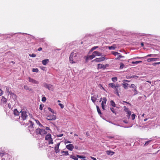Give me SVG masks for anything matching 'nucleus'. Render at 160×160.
<instances>
[{
  "label": "nucleus",
  "mask_w": 160,
  "mask_h": 160,
  "mask_svg": "<svg viewBox=\"0 0 160 160\" xmlns=\"http://www.w3.org/2000/svg\"><path fill=\"white\" fill-rule=\"evenodd\" d=\"M49 60L48 59H46L42 61V64L44 65H46L49 62Z\"/></svg>",
  "instance_id": "nucleus-21"
},
{
  "label": "nucleus",
  "mask_w": 160,
  "mask_h": 160,
  "mask_svg": "<svg viewBox=\"0 0 160 160\" xmlns=\"http://www.w3.org/2000/svg\"><path fill=\"white\" fill-rule=\"evenodd\" d=\"M42 49V48L41 47H40L38 49V51H41Z\"/></svg>",
  "instance_id": "nucleus-56"
},
{
  "label": "nucleus",
  "mask_w": 160,
  "mask_h": 160,
  "mask_svg": "<svg viewBox=\"0 0 160 160\" xmlns=\"http://www.w3.org/2000/svg\"><path fill=\"white\" fill-rule=\"evenodd\" d=\"M107 101V98L105 97L103 98V100L102 101L101 103V107L102 109L104 110H105V107L106 105V102Z\"/></svg>",
  "instance_id": "nucleus-6"
},
{
  "label": "nucleus",
  "mask_w": 160,
  "mask_h": 160,
  "mask_svg": "<svg viewBox=\"0 0 160 160\" xmlns=\"http://www.w3.org/2000/svg\"><path fill=\"white\" fill-rule=\"evenodd\" d=\"M105 59V57L102 58H97L92 61V62H98L104 61Z\"/></svg>",
  "instance_id": "nucleus-9"
},
{
  "label": "nucleus",
  "mask_w": 160,
  "mask_h": 160,
  "mask_svg": "<svg viewBox=\"0 0 160 160\" xmlns=\"http://www.w3.org/2000/svg\"><path fill=\"white\" fill-rule=\"evenodd\" d=\"M160 64V62H156V63H154L152 64V65L153 66L156 65L157 64Z\"/></svg>",
  "instance_id": "nucleus-51"
},
{
  "label": "nucleus",
  "mask_w": 160,
  "mask_h": 160,
  "mask_svg": "<svg viewBox=\"0 0 160 160\" xmlns=\"http://www.w3.org/2000/svg\"><path fill=\"white\" fill-rule=\"evenodd\" d=\"M92 158L93 160H97L95 158L92 157Z\"/></svg>",
  "instance_id": "nucleus-59"
},
{
  "label": "nucleus",
  "mask_w": 160,
  "mask_h": 160,
  "mask_svg": "<svg viewBox=\"0 0 160 160\" xmlns=\"http://www.w3.org/2000/svg\"><path fill=\"white\" fill-rule=\"evenodd\" d=\"M32 71L33 72H38V68H33Z\"/></svg>",
  "instance_id": "nucleus-42"
},
{
  "label": "nucleus",
  "mask_w": 160,
  "mask_h": 160,
  "mask_svg": "<svg viewBox=\"0 0 160 160\" xmlns=\"http://www.w3.org/2000/svg\"><path fill=\"white\" fill-rule=\"evenodd\" d=\"M66 147L68 150L71 151H72L74 148V146L72 144L67 145Z\"/></svg>",
  "instance_id": "nucleus-16"
},
{
  "label": "nucleus",
  "mask_w": 160,
  "mask_h": 160,
  "mask_svg": "<svg viewBox=\"0 0 160 160\" xmlns=\"http://www.w3.org/2000/svg\"><path fill=\"white\" fill-rule=\"evenodd\" d=\"M142 61H135V62H132V63L133 64H138V63H141V62H142Z\"/></svg>",
  "instance_id": "nucleus-30"
},
{
  "label": "nucleus",
  "mask_w": 160,
  "mask_h": 160,
  "mask_svg": "<svg viewBox=\"0 0 160 160\" xmlns=\"http://www.w3.org/2000/svg\"><path fill=\"white\" fill-rule=\"evenodd\" d=\"M20 113H21V117L22 119L23 120H26L28 117L27 113L26 112L21 110V111H20Z\"/></svg>",
  "instance_id": "nucleus-3"
},
{
  "label": "nucleus",
  "mask_w": 160,
  "mask_h": 160,
  "mask_svg": "<svg viewBox=\"0 0 160 160\" xmlns=\"http://www.w3.org/2000/svg\"><path fill=\"white\" fill-rule=\"evenodd\" d=\"M125 65L122 63H120V69H122L124 68Z\"/></svg>",
  "instance_id": "nucleus-33"
},
{
  "label": "nucleus",
  "mask_w": 160,
  "mask_h": 160,
  "mask_svg": "<svg viewBox=\"0 0 160 160\" xmlns=\"http://www.w3.org/2000/svg\"><path fill=\"white\" fill-rule=\"evenodd\" d=\"M147 57H153V54H148L147 56Z\"/></svg>",
  "instance_id": "nucleus-55"
},
{
  "label": "nucleus",
  "mask_w": 160,
  "mask_h": 160,
  "mask_svg": "<svg viewBox=\"0 0 160 160\" xmlns=\"http://www.w3.org/2000/svg\"><path fill=\"white\" fill-rule=\"evenodd\" d=\"M151 141L152 140L147 141L145 142V144H144V146H147L149 144V143L151 142Z\"/></svg>",
  "instance_id": "nucleus-37"
},
{
  "label": "nucleus",
  "mask_w": 160,
  "mask_h": 160,
  "mask_svg": "<svg viewBox=\"0 0 160 160\" xmlns=\"http://www.w3.org/2000/svg\"><path fill=\"white\" fill-rule=\"evenodd\" d=\"M131 77L132 78H137L138 77L137 76H136L135 75H133V76H132Z\"/></svg>",
  "instance_id": "nucleus-54"
},
{
  "label": "nucleus",
  "mask_w": 160,
  "mask_h": 160,
  "mask_svg": "<svg viewBox=\"0 0 160 160\" xmlns=\"http://www.w3.org/2000/svg\"><path fill=\"white\" fill-rule=\"evenodd\" d=\"M47 132L44 129L38 128L36 130L35 133L36 135L40 134L41 135H44L47 133Z\"/></svg>",
  "instance_id": "nucleus-2"
},
{
  "label": "nucleus",
  "mask_w": 160,
  "mask_h": 160,
  "mask_svg": "<svg viewBox=\"0 0 160 160\" xmlns=\"http://www.w3.org/2000/svg\"><path fill=\"white\" fill-rule=\"evenodd\" d=\"M109 138H114V137H111V136H109L108 137Z\"/></svg>",
  "instance_id": "nucleus-61"
},
{
  "label": "nucleus",
  "mask_w": 160,
  "mask_h": 160,
  "mask_svg": "<svg viewBox=\"0 0 160 160\" xmlns=\"http://www.w3.org/2000/svg\"><path fill=\"white\" fill-rule=\"evenodd\" d=\"M20 112H19L17 109H15L13 111V113L15 115L18 116Z\"/></svg>",
  "instance_id": "nucleus-22"
},
{
  "label": "nucleus",
  "mask_w": 160,
  "mask_h": 160,
  "mask_svg": "<svg viewBox=\"0 0 160 160\" xmlns=\"http://www.w3.org/2000/svg\"><path fill=\"white\" fill-rule=\"evenodd\" d=\"M46 129L47 130H50V128L49 127H46Z\"/></svg>",
  "instance_id": "nucleus-57"
},
{
  "label": "nucleus",
  "mask_w": 160,
  "mask_h": 160,
  "mask_svg": "<svg viewBox=\"0 0 160 160\" xmlns=\"http://www.w3.org/2000/svg\"><path fill=\"white\" fill-rule=\"evenodd\" d=\"M45 140L48 141L49 144H53V139L51 138V134L48 133L47 134L45 137Z\"/></svg>",
  "instance_id": "nucleus-4"
},
{
  "label": "nucleus",
  "mask_w": 160,
  "mask_h": 160,
  "mask_svg": "<svg viewBox=\"0 0 160 160\" xmlns=\"http://www.w3.org/2000/svg\"><path fill=\"white\" fill-rule=\"evenodd\" d=\"M63 134H61L57 135V136L58 137H62V136H63Z\"/></svg>",
  "instance_id": "nucleus-50"
},
{
  "label": "nucleus",
  "mask_w": 160,
  "mask_h": 160,
  "mask_svg": "<svg viewBox=\"0 0 160 160\" xmlns=\"http://www.w3.org/2000/svg\"><path fill=\"white\" fill-rule=\"evenodd\" d=\"M24 88L27 90H28L29 91H32V89L31 88H29V87H28V86L27 85H25L24 86Z\"/></svg>",
  "instance_id": "nucleus-25"
},
{
  "label": "nucleus",
  "mask_w": 160,
  "mask_h": 160,
  "mask_svg": "<svg viewBox=\"0 0 160 160\" xmlns=\"http://www.w3.org/2000/svg\"><path fill=\"white\" fill-rule=\"evenodd\" d=\"M48 110L49 111H51L52 113H54V110H53V109H52L51 108H48Z\"/></svg>",
  "instance_id": "nucleus-46"
},
{
  "label": "nucleus",
  "mask_w": 160,
  "mask_h": 160,
  "mask_svg": "<svg viewBox=\"0 0 160 160\" xmlns=\"http://www.w3.org/2000/svg\"><path fill=\"white\" fill-rule=\"evenodd\" d=\"M147 120H148V119H147V118H146V119H144V121H146Z\"/></svg>",
  "instance_id": "nucleus-64"
},
{
  "label": "nucleus",
  "mask_w": 160,
  "mask_h": 160,
  "mask_svg": "<svg viewBox=\"0 0 160 160\" xmlns=\"http://www.w3.org/2000/svg\"><path fill=\"white\" fill-rule=\"evenodd\" d=\"M76 156L79 158H83L84 159L85 158V157L84 156H80L79 155H77Z\"/></svg>",
  "instance_id": "nucleus-36"
},
{
  "label": "nucleus",
  "mask_w": 160,
  "mask_h": 160,
  "mask_svg": "<svg viewBox=\"0 0 160 160\" xmlns=\"http://www.w3.org/2000/svg\"><path fill=\"white\" fill-rule=\"evenodd\" d=\"M93 53L94 54L95 57H96V56H101L102 55V53H101L100 52L98 51H94V52H93Z\"/></svg>",
  "instance_id": "nucleus-20"
},
{
  "label": "nucleus",
  "mask_w": 160,
  "mask_h": 160,
  "mask_svg": "<svg viewBox=\"0 0 160 160\" xmlns=\"http://www.w3.org/2000/svg\"><path fill=\"white\" fill-rule=\"evenodd\" d=\"M30 125L28 126V128L30 132L33 131L34 130V123L31 121H29Z\"/></svg>",
  "instance_id": "nucleus-5"
},
{
  "label": "nucleus",
  "mask_w": 160,
  "mask_h": 160,
  "mask_svg": "<svg viewBox=\"0 0 160 160\" xmlns=\"http://www.w3.org/2000/svg\"><path fill=\"white\" fill-rule=\"evenodd\" d=\"M108 86L109 87H111L112 88L114 89L116 87V85H115V84L113 83H109L108 84Z\"/></svg>",
  "instance_id": "nucleus-23"
},
{
  "label": "nucleus",
  "mask_w": 160,
  "mask_h": 160,
  "mask_svg": "<svg viewBox=\"0 0 160 160\" xmlns=\"http://www.w3.org/2000/svg\"><path fill=\"white\" fill-rule=\"evenodd\" d=\"M97 109L98 113L100 115H101L102 114V113L101 112V110L99 108V107L98 106H96Z\"/></svg>",
  "instance_id": "nucleus-27"
},
{
  "label": "nucleus",
  "mask_w": 160,
  "mask_h": 160,
  "mask_svg": "<svg viewBox=\"0 0 160 160\" xmlns=\"http://www.w3.org/2000/svg\"><path fill=\"white\" fill-rule=\"evenodd\" d=\"M98 97V95L96 96L95 95H94L92 96L91 100H92V101L94 103L95 102V101H96V100H97Z\"/></svg>",
  "instance_id": "nucleus-18"
},
{
  "label": "nucleus",
  "mask_w": 160,
  "mask_h": 160,
  "mask_svg": "<svg viewBox=\"0 0 160 160\" xmlns=\"http://www.w3.org/2000/svg\"><path fill=\"white\" fill-rule=\"evenodd\" d=\"M77 55V52H76V51L73 50L71 53L69 57V61L71 63H74L76 62L78 59Z\"/></svg>",
  "instance_id": "nucleus-1"
},
{
  "label": "nucleus",
  "mask_w": 160,
  "mask_h": 160,
  "mask_svg": "<svg viewBox=\"0 0 160 160\" xmlns=\"http://www.w3.org/2000/svg\"><path fill=\"white\" fill-rule=\"evenodd\" d=\"M42 102H45L46 101V98L45 97H43L42 98Z\"/></svg>",
  "instance_id": "nucleus-44"
},
{
  "label": "nucleus",
  "mask_w": 160,
  "mask_h": 160,
  "mask_svg": "<svg viewBox=\"0 0 160 160\" xmlns=\"http://www.w3.org/2000/svg\"><path fill=\"white\" fill-rule=\"evenodd\" d=\"M124 57V56L122 55H119L118 57L115 59H120V58H123Z\"/></svg>",
  "instance_id": "nucleus-40"
},
{
  "label": "nucleus",
  "mask_w": 160,
  "mask_h": 160,
  "mask_svg": "<svg viewBox=\"0 0 160 160\" xmlns=\"http://www.w3.org/2000/svg\"><path fill=\"white\" fill-rule=\"evenodd\" d=\"M102 100V101L103 100V98H101L100 99V102Z\"/></svg>",
  "instance_id": "nucleus-63"
},
{
  "label": "nucleus",
  "mask_w": 160,
  "mask_h": 160,
  "mask_svg": "<svg viewBox=\"0 0 160 160\" xmlns=\"http://www.w3.org/2000/svg\"><path fill=\"white\" fill-rule=\"evenodd\" d=\"M65 143H71V142H70V141H69L66 140L65 141Z\"/></svg>",
  "instance_id": "nucleus-53"
},
{
  "label": "nucleus",
  "mask_w": 160,
  "mask_h": 160,
  "mask_svg": "<svg viewBox=\"0 0 160 160\" xmlns=\"http://www.w3.org/2000/svg\"><path fill=\"white\" fill-rule=\"evenodd\" d=\"M157 55H157V54H153V57H155L157 56Z\"/></svg>",
  "instance_id": "nucleus-62"
},
{
  "label": "nucleus",
  "mask_w": 160,
  "mask_h": 160,
  "mask_svg": "<svg viewBox=\"0 0 160 160\" xmlns=\"http://www.w3.org/2000/svg\"><path fill=\"white\" fill-rule=\"evenodd\" d=\"M29 81L34 84H38L39 83L38 81L30 77L29 78Z\"/></svg>",
  "instance_id": "nucleus-17"
},
{
  "label": "nucleus",
  "mask_w": 160,
  "mask_h": 160,
  "mask_svg": "<svg viewBox=\"0 0 160 160\" xmlns=\"http://www.w3.org/2000/svg\"><path fill=\"white\" fill-rule=\"evenodd\" d=\"M123 87L124 88L126 89L128 88V87L127 86L128 85V83H124L123 84Z\"/></svg>",
  "instance_id": "nucleus-38"
},
{
  "label": "nucleus",
  "mask_w": 160,
  "mask_h": 160,
  "mask_svg": "<svg viewBox=\"0 0 160 160\" xmlns=\"http://www.w3.org/2000/svg\"><path fill=\"white\" fill-rule=\"evenodd\" d=\"M136 115L134 114H133L132 115L131 117L132 120H134L135 118Z\"/></svg>",
  "instance_id": "nucleus-41"
},
{
  "label": "nucleus",
  "mask_w": 160,
  "mask_h": 160,
  "mask_svg": "<svg viewBox=\"0 0 160 160\" xmlns=\"http://www.w3.org/2000/svg\"><path fill=\"white\" fill-rule=\"evenodd\" d=\"M44 106V105L43 104H40L39 106V109L41 110H42Z\"/></svg>",
  "instance_id": "nucleus-43"
},
{
  "label": "nucleus",
  "mask_w": 160,
  "mask_h": 160,
  "mask_svg": "<svg viewBox=\"0 0 160 160\" xmlns=\"http://www.w3.org/2000/svg\"><path fill=\"white\" fill-rule=\"evenodd\" d=\"M110 109L111 110V111H112V112L113 113H114L115 115L116 114V112L115 110V109H114V108H110Z\"/></svg>",
  "instance_id": "nucleus-35"
},
{
  "label": "nucleus",
  "mask_w": 160,
  "mask_h": 160,
  "mask_svg": "<svg viewBox=\"0 0 160 160\" xmlns=\"http://www.w3.org/2000/svg\"><path fill=\"white\" fill-rule=\"evenodd\" d=\"M2 154V156L4 154V152H0V155H1Z\"/></svg>",
  "instance_id": "nucleus-58"
},
{
  "label": "nucleus",
  "mask_w": 160,
  "mask_h": 160,
  "mask_svg": "<svg viewBox=\"0 0 160 160\" xmlns=\"http://www.w3.org/2000/svg\"><path fill=\"white\" fill-rule=\"evenodd\" d=\"M35 121H36V123L38 124L40 127H41L42 126V125L40 123L38 120H35Z\"/></svg>",
  "instance_id": "nucleus-31"
},
{
  "label": "nucleus",
  "mask_w": 160,
  "mask_h": 160,
  "mask_svg": "<svg viewBox=\"0 0 160 160\" xmlns=\"http://www.w3.org/2000/svg\"><path fill=\"white\" fill-rule=\"evenodd\" d=\"M3 94V91L1 90V89H0V96H1Z\"/></svg>",
  "instance_id": "nucleus-52"
},
{
  "label": "nucleus",
  "mask_w": 160,
  "mask_h": 160,
  "mask_svg": "<svg viewBox=\"0 0 160 160\" xmlns=\"http://www.w3.org/2000/svg\"><path fill=\"white\" fill-rule=\"evenodd\" d=\"M61 153L63 155L67 156L69 154L68 151H62L61 152Z\"/></svg>",
  "instance_id": "nucleus-24"
},
{
  "label": "nucleus",
  "mask_w": 160,
  "mask_h": 160,
  "mask_svg": "<svg viewBox=\"0 0 160 160\" xmlns=\"http://www.w3.org/2000/svg\"><path fill=\"white\" fill-rule=\"evenodd\" d=\"M115 47L112 46L109 47V48L110 50H114L115 49Z\"/></svg>",
  "instance_id": "nucleus-39"
},
{
  "label": "nucleus",
  "mask_w": 160,
  "mask_h": 160,
  "mask_svg": "<svg viewBox=\"0 0 160 160\" xmlns=\"http://www.w3.org/2000/svg\"><path fill=\"white\" fill-rule=\"evenodd\" d=\"M120 87L119 85L118 84H116V87L115 88V93L119 96V92L120 91Z\"/></svg>",
  "instance_id": "nucleus-8"
},
{
  "label": "nucleus",
  "mask_w": 160,
  "mask_h": 160,
  "mask_svg": "<svg viewBox=\"0 0 160 160\" xmlns=\"http://www.w3.org/2000/svg\"><path fill=\"white\" fill-rule=\"evenodd\" d=\"M130 87L133 88L132 91H133L134 92V95L137 94L138 93L136 90L137 87L134 84H132L131 85Z\"/></svg>",
  "instance_id": "nucleus-14"
},
{
  "label": "nucleus",
  "mask_w": 160,
  "mask_h": 160,
  "mask_svg": "<svg viewBox=\"0 0 160 160\" xmlns=\"http://www.w3.org/2000/svg\"><path fill=\"white\" fill-rule=\"evenodd\" d=\"M58 105L61 107V108H63L64 107V105L61 103H59Z\"/></svg>",
  "instance_id": "nucleus-48"
},
{
  "label": "nucleus",
  "mask_w": 160,
  "mask_h": 160,
  "mask_svg": "<svg viewBox=\"0 0 160 160\" xmlns=\"http://www.w3.org/2000/svg\"><path fill=\"white\" fill-rule=\"evenodd\" d=\"M98 48V46H95L92 47V48L91 49V50L92 51H93V50H94L96 49L97 48Z\"/></svg>",
  "instance_id": "nucleus-47"
},
{
  "label": "nucleus",
  "mask_w": 160,
  "mask_h": 160,
  "mask_svg": "<svg viewBox=\"0 0 160 160\" xmlns=\"http://www.w3.org/2000/svg\"><path fill=\"white\" fill-rule=\"evenodd\" d=\"M29 56H31V57H33V58H34V57H36V54H35L33 53V54H31H31H30V55H29Z\"/></svg>",
  "instance_id": "nucleus-49"
},
{
  "label": "nucleus",
  "mask_w": 160,
  "mask_h": 160,
  "mask_svg": "<svg viewBox=\"0 0 160 160\" xmlns=\"http://www.w3.org/2000/svg\"><path fill=\"white\" fill-rule=\"evenodd\" d=\"M60 145V143H58L54 147V150L56 153H57L60 152L59 148Z\"/></svg>",
  "instance_id": "nucleus-15"
},
{
  "label": "nucleus",
  "mask_w": 160,
  "mask_h": 160,
  "mask_svg": "<svg viewBox=\"0 0 160 160\" xmlns=\"http://www.w3.org/2000/svg\"><path fill=\"white\" fill-rule=\"evenodd\" d=\"M159 58H149L147 59V61L148 62H151L152 61H155L156 60L158 59Z\"/></svg>",
  "instance_id": "nucleus-19"
},
{
  "label": "nucleus",
  "mask_w": 160,
  "mask_h": 160,
  "mask_svg": "<svg viewBox=\"0 0 160 160\" xmlns=\"http://www.w3.org/2000/svg\"><path fill=\"white\" fill-rule=\"evenodd\" d=\"M70 158L75 160H78V158L77 157H76L75 156L72 155H71Z\"/></svg>",
  "instance_id": "nucleus-29"
},
{
  "label": "nucleus",
  "mask_w": 160,
  "mask_h": 160,
  "mask_svg": "<svg viewBox=\"0 0 160 160\" xmlns=\"http://www.w3.org/2000/svg\"><path fill=\"white\" fill-rule=\"evenodd\" d=\"M43 86L45 88H48L49 90H53L52 85L44 83L43 84Z\"/></svg>",
  "instance_id": "nucleus-7"
},
{
  "label": "nucleus",
  "mask_w": 160,
  "mask_h": 160,
  "mask_svg": "<svg viewBox=\"0 0 160 160\" xmlns=\"http://www.w3.org/2000/svg\"><path fill=\"white\" fill-rule=\"evenodd\" d=\"M107 154L112 155L114 153V152L110 150H108L106 151Z\"/></svg>",
  "instance_id": "nucleus-26"
},
{
  "label": "nucleus",
  "mask_w": 160,
  "mask_h": 160,
  "mask_svg": "<svg viewBox=\"0 0 160 160\" xmlns=\"http://www.w3.org/2000/svg\"><path fill=\"white\" fill-rule=\"evenodd\" d=\"M112 53L113 55L114 56H116L117 55H118V54H119L120 53H118V52H112Z\"/></svg>",
  "instance_id": "nucleus-34"
},
{
  "label": "nucleus",
  "mask_w": 160,
  "mask_h": 160,
  "mask_svg": "<svg viewBox=\"0 0 160 160\" xmlns=\"http://www.w3.org/2000/svg\"><path fill=\"white\" fill-rule=\"evenodd\" d=\"M56 118V116L54 115H51L48 116L47 118V119L48 120H55Z\"/></svg>",
  "instance_id": "nucleus-10"
},
{
  "label": "nucleus",
  "mask_w": 160,
  "mask_h": 160,
  "mask_svg": "<svg viewBox=\"0 0 160 160\" xmlns=\"http://www.w3.org/2000/svg\"><path fill=\"white\" fill-rule=\"evenodd\" d=\"M124 111L127 112V114H128L127 116L128 118H129L130 115L131 114V112L129 110V109L128 108L126 107L125 106L124 107Z\"/></svg>",
  "instance_id": "nucleus-12"
},
{
  "label": "nucleus",
  "mask_w": 160,
  "mask_h": 160,
  "mask_svg": "<svg viewBox=\"0 0 160 160\" xmlns=\"http://www.w3.org/2000/svg\"><path fill=\"white\" fill-rule=\"evenodd\" d=\"M2 100L5 102H7L6 99L4 97H2Z\"/></svg>",
  "instance_id": "nucleus-45"
},
{
  "label": "nucleus",
  "mask_w": 160,
  "mask_h": 160,
  "mask_svg": "<svg viewBox=\"0 0 160 160\" xmlns=\"http://www.w3.org/2000/svg\"><path fill=\"white\" fill-rule=\"evenodd\" d=\"M141 46H142V47L143 46H144V44H143V42H141Z\"/></svg>",
  "instance_id": "nucleus-60"
},
{
  "label": "nucleus",
  "mask_w": 160,
  "mask_h": 160,
  "mask_svg": "<svg viewBox=\"0 0 160 160\" xmlns=\"http://www.w3.org/2000/svg\"><path fill=\"white\" fill-rule=\"evenodd\" d=\"M111 105L113 107H116V104L113 100H111L110 102Z\"/></svg>",
  "instance_id": "nucleus-28"
},
{
  "label": "nucleus",
  "mask_w": 160,
  "mask_h": 160,
  "mask_svg": "<svg viewBox=\"0 0 160 160\" xmlns=\"http://www.w3.org/2000/svg\"><path fill=\"white\" fill-rule=\"evenodd\" d=\"M94 54L92 52V54L91 55L88 56L86 57L85 60L86 62H88L89 59L91 60L95 57Z\"/></svg>",
  "instance_id": "nucleus-11"
},
{
  "label": "nucleus",
  "mask_w": 160,
  "mask_h": 160,
  "mask_svg": "<svg viewBox=\"0 0 160 160\" xmlns=\"http://www.w3.org/2000/svg\"><path fill=\"white\" fill-rule=\"evenodd\" d=\"M108 66V64H106L105 65H104L102 64H98V69H104L106 68L107 66Z\"/></svg>",
  "instance_id": "nucleus-13"
},
{
  "label": "nucleus",
  "mask_w": 160,
  "mask_h": 160,
  "mask_svg": "<svg viewBox=\"0 0 160 160\" xmlns=\"http://www.w3.org/2000/svg\"><path fill=\"white\" fill-rule=\"evenodd\" d=\"M112 80L113 82H116L117 81V78L116 77H113L112 78Z\"/></svg>",
  "instance_id": "nucleus-32"
}]
</instances>
